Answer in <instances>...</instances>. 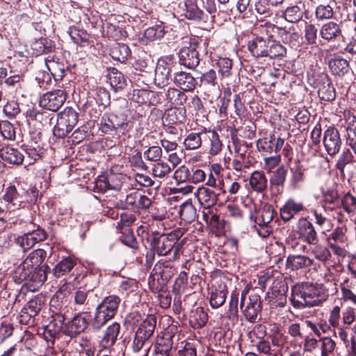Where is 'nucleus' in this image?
<instances>
[{
	"mask_svg": "<svg viewBox=\"0 0 356 356\" xmlns=\"http://www.w3.org/2000/svg\"><path fill=\"white\" fill-rule=\"evenodd\" d=\"M341 205L343 211L348 215L354 216L356 213V197L350 193H346L341 200Z\"/></svg>",
	"mask_w": 356,
	"mask_h": 356,
	"instance_id": "09e8293b",
	"label": "nucleus"
},
{
	"mask_svg": "<svg viewBox=\"0 0 356 356\" xmlns=\"http://www.w3.org/2000/svg\"><path fill=\"white\" fill-rule=\"evenodd\" d=\"M336 341L330 337H323L318 340L307 336L303 341V352L309 356H330L336 348Z\"/></svg>",
	"mask_w": 356,
	"mask_h": 356,
	"instance_id": "7ed1b4c3",
	"label": "nucleus"
},
{
	"mask_svg": "<svg viewBox=\"0 0 356 356\" xmlns=\"http://www.w3.org/2000/svg\"><path fill=\"white\" fill-rule=\"evenodd\" d=\"M305 209V207L302 202L289 198L280 209V217L284 222H287L304 211Z\"/></svg>",
	"mask_w": 356,
	"mask_h": 356,
	"instance_id": "2eb2a0df",
	"label": "nucleus"
},
{
	"mask_svg": "<svg viewBox=\"0 0 356 356\" xmlns=\"http://www.w3.org/2000/svg\"><path fill=\"white\" fill-rule=\"evenodd\" d=\"M195 196L200 204L206 208L216 204L218 200V195L213 191L203 186L197 189Z\"/></svg>",
	"mask_w": 356,
	"mask_h": 356,
	"instance_id": "412c9836",
	"label": "nucleus"
},
{
	"mask_svg": "<svg viewBox=\"0 0 356 356\" xmlns=\"http://www.w3.org/2000/svg\"><path fill=\"white\" fill-rule=\"evenodd\" d=\"M120 298L117 296L106 297L95 309L92 325L97 330L101 329L117 313Z\"/></svg>",
	"mask_w": 356,
	"mask_h": 356,
	"instance_id": "f03ea898",
	"label": "nucleus"
},
{
	"mask_svg": "<svg viewBox=\"0 0 356 356\" xmlns=\"http://www.w3.org/2000/svg\"><path fill=\"white\" fill-rule=\"evenodd\" d=\"M311 245L312 247L309 249V252L317 261L323 264L330 261L332 253L328 247L318 242Z\"/></svg>",
	"mask_w": 356,
	"mask_h": 356,
	"instance_id": "cd10ccee",
	"label": "nucleus"
},
{
	"mask_svg": "<svg viewBox=\"0 0 356 356\" xmlns=\"http://www.w3.org/2000/svg\"><path fill=\"white\" fill-rule=\"evenodd\" d=\"M13 238L14 242L21 247L24 251H26L34 246L31 238H30L28 233L22 236H16L15 234H10L9 238Z\"/></svg>",
	"mask_w": 356,
	"mask_h": 356,
	"instance_id": "13d9d810",
	"label": "nucleus"
},
{
	"mask_svg": "<svg viewBox=\"0 0 356 356\" xmlns=\"http://www.w3.org/2000/svg\"><path fill=\"white\" fill-rule=\"evenodd\" d=\"M186 119V110L179 106H174L167 110L165 120L170 124L181 123Z\"/></svg>",
	"mask_w": 356,
	"mask_h": 356,
	"instance_id": "e433bc0d",
	"label": "nucleus"
},
{
	"mask_svg": "<svg viewBox=\"0 0 356 356\" xmlns=\"http://www.w3.org/2000/svg\"><path fill=\"white\" fill-rule=\"evenodd\" d=\"M131 99L139 105H155L159 102L158 95L147 90H134Z\"/></svg>",
	"mask_w": 356,
	"mask_h": 356,
	"instance_id": "5701e85b",
	"label": "nucleus"
},
{
	"mask_svg": "<svg viewBox=\"0 0 356 356\" xmlns=\"http://www.w3.org/2000/svg\"><path fill=\"white\" fill-rule=\"evenodd\" d=\"M35 270L24 260L17 267L14 273L15 282L21 283L22 281L30 280L33 282Z\"/></svg>",
	"mask_w": 356,
	"mask_h": 356,
	"instance_id": "bb28decb",
	"label": "nucleus"
},
{
	"mask_svg": "<svg viewBox=\"0 0 356 356\" xmlns=\"http://www.w3.org/2000/svg\"><path fill=\"white\" fill-rule=\"evenodd\" d=\"M156 325V318L154 315H148L138 326L135 331L131 348L135 350H140L150 339Z\"/></svg>",
	"mask_w": 356,
	"mask_h": 356,
	"instance_id": "39448f33",
	"label": "nucleus"
},
{
	"mask_svg": "<svg viewBox=\"0 0 356 356\" xmlns=\"http://www.w3.org/2000/svg\"><path fill=\"white\" fill-rule=\"evenodd\" d=\"M120 325L118 323H113L108 326L104 336L100 341L99 348L102 349L111 348L115 343L120 332Z\"/></svg>",
	"mask_w": 356,
	"mask_h": 356,
	"instance_id": "a211bd4d",
	"label": "nucleus"
},
{
	"mask_svg": "<svg viewBox=\"0 0 356 356\" xmlns=\"http://www.w3.org/2000/svg\"><path fill=\"white\" fill-rule=\"evenodd\" d=\"M171 172L170 165L164 161H158L152 167V175L155 177L164 178Z\"/></svg>",
	"mask_w": 356,
	"mask_h": 356,
	"instance_id": "bf43d9fd",
	"label": "nucleus"
},
{
	"mask_svg": "<svg viewBox=\"0 0 356 356\" xmlns=\"http://www.w3.org/2000/svg\"><path fill=\"white\" fill-rule=\"evenodd\" d=\"M275 140V134H270L269 136L258 140L257 142V147L260 151L272 153L273 152V142Z\"/></svg>",
	"mask_w": 356,
	"mask_h": 356,
	"instance_id": "680f3d73",
	"label": "nucleus"
},
{
	"mask_svg": "<svg viewBox=\"0 0 356 356\" xmlns=\"http://www.w3.org/2000/svg\"><path fill=\"white\" fill-rule=\"evenodd\" d=\"M315 14L319 20L331 19L334 15L332 6L330 4H321L316 8Z\"/></svg>",
	"mask_w": 356,
	"mask_h": 356,
	"instance_id": "e2e57ef3",
	"label": "nucleus"
},
{
	"mask_svg": "<svg viewBox=\"0 0 356 356\" xmlns=\"http://www.w3.org/2000/svg\"><path fill=\"white\" fill-rule=\"evenodd\" d=\"M50 48L47 38H40L31 43V49L33 50V54L35 56L49 52Z\"/></svg>",
	"mask_w": 356,
	"mask_h": 356,
	"instance_id": "6e6d98bb",
	"label": "nucleus"
},
{
	"mask_svg": "<svg viewBox=\"0 0 356 356\" xmlns=\"http://www.w3.org/2000/svg\"><path fill=\"white\" fill-rule=\"evenodd\" d=\"M164 34L165 30L162 23L149 27L144 32V36L152 41L162 38Z\"/></svg>",
	"mask_w": 356,
	"mask_h": 356,
	"instance_id": "4d7b16f0",
	"label": "nucleus"
},
{
	"mask_svg": "<svg viewBox=\"0 0 356 356\" xmlns=\"http://www.w3.org/2000/svg\"><path fill=\"white\" fill-rule=\"evenodd\" d=\"M197 0H186L182 8L183 15L189 19H200L202 10L197 6Z\"/></svg>",
	"mask_w": 356,
	"mask_h": 356,
	"instance_id": "7c9ffc66",
	"label": "nucleus"
},
{
	"mask_svg": "<svg viewBox=\"0 0 356 356\" xmlns=\"http://www.w3.org/2000/svg\"><path fill=\"white\" fill-rule=\"evenodd\" d=\"M115 118L114 115H104L101 120L100 129L102 132L108 134L121 126L120 124L113 121Z\"/></svg>",
	"mask_w": 356,
	"mask_h": 356,
	"instance_id": "864d4df0",
	"label": "nucleus"
},
{
	"mask_svg": "<svg viewBox=\"0 0 356 356\" xmlns=\"http://www.w3.org/2000/svg\"><path fill=\"white\" fill-rule=\"evenodd\" d=\"M65 320V318L64 315L60 313H56L52 316V320L50 321L49 325H48L49 332H53L51 334V336L56 334L60 331H62V332L64 334Z\"/></svg>",
	"mask_w": 356,
	"mask_h": 356,
	"instance_id": "8fccbe9b",
	"label": "nucleus"
},
{
	"mask_svg": "<svg viewBox=\"0 0 356 356\" xmlns=\"http://www.w3.org/2000/svg\"><path fill=\"white\" fill-rule=\"evenodd\" d=\"M271 37H257L249 42L248 49L256 58L267 57Z\"/></svg>",
	"mask_w": 356,
	"mask_h": 356,
	"instance_id": "f3484780",
	"label": "nucleus"
},
{
	"mask_svg": "<svg viewBox=\"0 0 356 356\" xmlns=\"http://www.w3.org/2000/svg\"><path fill=\"white\" fill-rule=\"evenodd\" d=\"M106 33L115 40H120L127 36V32L123 29L111 24L107 25Z\"/></svg>",
	"mask_w": 356,
	"mask_h": 356,
	"instance_id": "338daca9",
	"label": "nucleus"
},
{
	"mask_svg": "<svg viewBox=\"0 0 356 356\" xmlns=\"http://www.w3.org/2000/svg\"><path fill=\"white\" fill-rule=\"evenodd\" d=\"M174 83L185 91L193 90L197 85V81L191 74L182 71L175 74Z\"/></svg>",
	"mask_w": 356,
	"mask_h": 356,
	"instance_id": "393cba45",
	"label": "nucleus"
},
{
	"mask_svg": "<svg viewBox=\"0 0 356 356\" xmlns=\"http://www.w3.org/2000/svg\"><path fill=\"white\" fill-rule=\"evenodd\" d=\"M282 16L287 22L295 23L302 19V12L298 6H292L284 10Z\"/></svg>",
	"mask_w": 356,
	"mask_h": 356,
	"instance_id": "5fc2aeb1",
	"label": "nucleus"
},
{
	"mask_svg": "<svg viewBox=\"0 0 356 356\" xmlns=\"http://www.w3.org/2000/svg\"><path fill=\"white\" fill-rule=\"evenodd\" d=\"M240 307L245 320L254 323L262 309L261 298L258 294L252 293L248 296V300L243 305L240 302Z\"/></svg>",
	"mask_w": 356,
	"mask_h": 356,
	"instance_id": "6e6552de",
	"label": "nucleus"
},
{
	"mask_svg": "<svg viewBox=\"0 0 356 356\" xmlns=\"http://www.w3.org/2000/svg\"><path fill=\"white\" fill-rule=\"evenodd\" d=\"M318 87V93L319 97L325 101H331L335 98V90L327 77Z\"/></svg>",
	"mask_w": 356,
	"mask_h": 356,
	"instance_id": "37998d69",
	"label": "nucleus"
},
{
	"mask_svg": "<svg viewBox=\"0 0 356 356\" xmlns=\"http://www.w3.org/2000/svg\"><path fill=\"white\" fill-rule=\"evenodd\" d=\"M184 231L177 229L169 234H161L156 236L154 233V237L151 240L152 248L160 256L167 255L174 248L179 239L183 236Z\"/></svg>",
	"mask_w": 356,
	"mask_h": 356,
	"instance_id": "423d86ee",
	"label": "nucleus"
},
{
	"mask_svg": "<svg viewBox=\"0 0 356 356\" xmlns=\"http://www.w3.org/2000/svg\"><path fill=\"white\" fill-rule=\"evenodd\" d=\"M46 256L47 253L45 250L43 249H37L31 252L24 261L36 270L44 261Z\"/></svg>",
	"mask_w": 356,
	"mask_h": 356,
	"instance_id": "ea45409f",
	"label": "nucleus"
},
{
	"mask_svg": "<svg viewBox=\"0 0 356 356\" xmlns=\"http://www.w3.org/2000/svg\"><path fill=\"white\" fill-rule=\"evenodd\" d=\"M68 33L74 42L80 46H85L88 42L89 35L87 32L75 26L70 27Z\"/></svg>",
	"mask_w": 356,
	"mask_h": 356,
	"instance_id": "49530a36",
	"label": "nucleus"
},
{
	"mask_svg": "<svg viewBox=\"0 0 356 356\" xmlns=\"http://www.w3.org/2000/svg\"><path fill=\"white\" fill-rule=\"evenodd\" d=\"M179 216L181 219L186 223H191L195 220L196 209L191 202H186L180 206Z\"/></svg>",
	"mask_w": 356,
	"mask_h": 356,
	"instance_id": "4c0bfd02",
	"label": "nucleus"
},
{
	"mask_svg": "<svg viewBox=\"0 0 356 356\" xmlns=\"http://www.w3.org/2000/svg\"><path fill=\"white\" fill-rule=\"evenodd\" d=\"M227 288L222 280L215 279L210 288L209 303L212 308L217 309L225 302Z\"/></svg>",
	"mask_w": 356,
	"mask_h": 356,
	"instance_id": "9d476101",
	"label": "nucleus"
},
{
	"mask_svg": "<svg viewBox=\"0 0 356 356\" xmlns=\"http://www.w3.org/2000/svg\"><path fill=\"white\" fill-rule=\"evenodd\" d=\"M88 326L86 318L81 314L75 316L64 325V334L71 338L83 332Z\"/></svg>",
	"mask_w": 356,
	"mask_h": 356,
	"instance_id": "dca6fc26",
	"label": "nucleus"
},
{
	"mask_svg": "<svg viewBox=\"0 0 356 356\" xmlns=\"http://www.w3.org/2000/svg\"><path fill=\"white\" fill-rule=\"evenodd\" d=\"M323 285L310 282H302L291 289V304L296 309L318 306L325 300L321 296Z\"/></svg>",
	"mask_w": 356,
	"mask_h": 356,
	"instance_id": "f257e3e1",
	"label": "nucleus"
},
{
	"mask_svg": "<svg viewBox=\"0 0 356 356\" xmlns=\"http://www.w3.org/2000/svg\"><path fill=\"white\" fill-rule=\"evenodd\" d=\"M67 94L63 90L57 89L43 95L40 106L49 111H56L66 100Z\"/></svg>",
	"mask_w": 356,
	"mask_h": 356,
	"instance_id": "0eeeda50",
	"label": "nucleus"
},
{
	"mask_svg": "<svg viewBox=\"0 0 356 356\" xmlns=\"http://www.w3.org/2000/svg\"><path fill=\"white\" fill-rule=\"evenodd\" d=\"M204 136L210 140L209 153L212 155L218 154L222 149V143L218 134L215 131L204 130Z\"/></svg>",
	"mask_w": 356,
	"mask_h": 356,
	"instance_id": "a18cd8bd",
	"label": "nucleus"
},
{
	"mask_svg": "<svg viewBox=\"0 0 356 356\" xmlns=\"http://www.w3.org/2000/svg\"><path fill=\"white\" fill-rule=\"evenodd\" d=\"M181 64L188 68H195L200 63L199 54L192 47H183L179 51Z\"/></svg>",
	"mask_w": 356,
	"mask_h": 356,
	"instance_id": "4be33fe9",
	"label": "nucleus"
},
{
	"mask_svg": "<svg viewBox=\"0 0 356 356\" xmlns=\"http://www.w3.org/2000/svg\"><path fill=\"white\" fill-rule=\"evenodd\" d=\"M287 175V170L284 166L277 168L270 178L271 187H284Z\"/></svg>",
	"mask_w": 356,
	"mask_h": 356,
	"instance_id": "a19ab883",
	"label": "nucleus"
},
{
	"mask_svg": "<svg viewBox=\"0 0 356 356\" xmlns=\"http://www.w3.org/2000/svg\"><path fill=\"white\" fill-rule=\"evenodd\" d=\"M329 66L332 72L337 76H342L349 70L348 62L341 58L331 59L329 62Z\"/></svg>",
	"mask_w": 356,
	"mask_h": 356,
	"instance_id": "58836bf2",
	"label": "nucleus"
},
{
	"mask_svg": "<svg viewBox=\"0 0 356 356\" xmlns=\"http://www.w3.org/2000/svg\"><path fill=\"white\" fill-rule=\"evenodd\" d=\"M250 188L255 193H264L268 187L267 177L262 170L254 171L249 177Z\"/></svg>",
	"mask_w": 356,
	"mask_h": 356,
	"instance_id": "b1692460",
	"label": "nucleus"
},
{
	"mask_svg": "<svg viewBox=\"0 0 356 356\" xmlns=\"http://www.w3.org/2000/svg\"><path fill=\"white\" fill-rule=\"evenodd\" d=\"M208 315L202 307L192 310L189 316V323L194 328H200L206 325Z\"/></svg>",
	"mask_w": 356,
	"mask_h": 356,
	"instance_id": "2f4dec72",
	"label": "nucleus"
},
{
	"mask_svg": "<svg viewBox=\"0 0 356 356\" xmlns=\"http://www.w3.org/2000/svg\"><path fill=\"white\" fill-rule=\"evenodd\" d=\"M46 66L48 71L56 81L61 80L64 76L65 67L63 63L54 60H47Z\"/></svg>",
	"mask_w": 356,
	"mask_h": 356,
	"instance_id": "79ce46f5",
	"label": "nucleus"
},
{
	"mask_svg": "<svg viewBox=\"0 0 356 356\" xmlns=\"http://www.w3.org/2000/svg\"><path fill=\"white\" fill-rule=\"evenodd\" d=\"M274 218V209L269 205L264 206L257 213L255 217V223L260 227L266 228L263 236H268L270 230L268 225L272 221Z\"/></svg>",
	"mask_w": 356,
	"mask_h": 356,
	"instance_id": "aec40b11",
	"label": "nucleus"
},
{
	"mask_svg": "<svg viewBox=\"0 0 356 356\" xmlns=\"http://www.w3.org/2000/svg\"><path fill=\"white\" fill-rule=\"evenodd\" d=\"M170 58L166 57L159 60L155 69L154 83L159 88H163L169 83L172 70Z\"/></svg>",
	"mask_w": 356,
	"mask_h": 356,
	"instance_id": "f8f14e48",
	"label": "nucleus"
},
{
	"mask_svg": "<svg viewBox=\"0 0 356 356\" xmlns=\"http://www.w3.org/2000/svg\"><path fill=\"white\" fill-rule=\"evenodd\" d=\"M305 241L298 233H291L286 239V244L289 248L296 252H302L306 250Z\"/></svg>",
	"mask_w": 356,
	"mask_h": 356,
	"instance_id": "603ef678",
	"label": "nucleus"
},
{
	"mask_svg": "<svg viewBox=\"0 0 356 356\" xmlns=\"http://www.w3.org/2000/svg\"><path fill=\"white\" fill-rule=\"evenodd\" d=\"M286 54V49L280 42L273 40L270 38V42L268 48L267 57L273 59L275 58L284 57Z\"/></svg>",
	"mask_w": 356,
	"mask_h": 356,
	"instance_id": "3c124183",
	"label": "nucleus"
},
{
	"mask_svg": "<svg viewBox=\"0 0 356 356\" xmlns=\"http://www.w3.org/2000/svg\"><path fill=\"white\" fill-rule=\"evenodd\" d=\"M204 136V131L200 133H191L184 139V145L186 149L195 150L202 145V136Z\"/></svg>",
	"mask_w": 356,
	"mask_h": 356,
	"instance_id": "c03bdc74",
	"label": "nucleus"
},
{
	"mask_svg": "<svg viewBox=\"0 0 356 356\" xmlns=\"http://www.w3.org/2000/svg\"><path fill=\"white\" fill-rule=\"evenodd\" d=\"M248 335L252 343L256 342L255 339L258 341L263 340L266 336V327L262 324H257L254 325Z\"/></svg>",
	"mask_w": 356,
	"mask_h": 356,
	"instance_id": "69168bd1",
	"label": "nucleus"
},
{
	"mask_svg": "<svg viewBox=\"0 0 356 356\" xmlns=\"http://www.w3.org/2000/svg\"><path fill=\"white\" fill-rule=\"evenodd\" d=\"M43 304L42 297L38 296H35L28 301L21 310L20 321L25 324L29 323L32 318L38 314Z\"/></svg>",
	"mask_w": 356,
	"mask_h": 356,
	"instance_id": "4468645a",
	"label": "nucleus"
},
{
	"mask_svg": "<svg viewBox=\"0 0 356 356\" xmlns=\"http://www.w3.org/2000/svg\"><path fill=\"white\" fill-rule=\"evenodd\" d=\"M110 55L114 60L124 62L130 56L131 51L125 44L115 43L110 48Z\"/></svg>",
	"mask_w": 356,
	"mask_h": 356,
	"instance_id": "72a5a7b5",
	"label": "nucleus"
},
{
	"mask_svg": "<svg viewBox=\"0 0 356 356\" xmlns=\"http://www.w3.org/2000/svg\"><path fill=\"white\" fill-rule=\"evenodd\" d=\"M0 133L5 139L14 140L15 131L13 125L7 120L0 122Z\"/></svg>",
	"mask_w": 356,
	"mask_h": 356,
	"instance_id": "774afa93",
	"label": "nucleus"
},
{
	"mask_svg": "<svg viewBox=\"0 0 356 356\" xmlns=\"http://www.w3.org/2000/svg\"><path fill=\"white\" fill-rule=\"evenodd\" d=\"M76 264V261L74 259L67 257L60 260L54 268V275L56 277H60L66 273H70L74 266Z\"/></svg>",
	"mask_w": 356,
	"mask_h": 356,
	"instance_id": "f704fd0d",
	"label": "nucleus"
},
{
	"mask_svg": "<svg viewBox=\"0 0 356 356\" xmlns=\"http://www.w3.org/2000/svg\"><path fill=\"white\" fill-rule=\"evenodd\" d=\"M107 77L111 88L115 91L122 90L126 86L123 74L115 68L109 70Z\"/></svg>",
	"mask_w": 356,
	"mask_h": 356,
	"instance_id": "c9c22d12",
	"label": "nucleus"
},
{
	"mask_svg": "<svg viewBox=\"0 0 356 356\" xmlns=\"http://www.w3.org/2000/svg\"><path fill=\"white\" fill-rule=\"evenodd\" d=\"M28 193L22 188L17 189L15 186L6 188L3 200L7 202L8 209L14 211L19 209L27 200Z\"/></svg>",
	"mask_w": 356,
	"mask_h": 356,
	"instance_id": "1a4fd4ad",
	"label": "nucleus"
},
{
	"mask_svg": "<svg viewBox=\"0 0 356 356\" xmlns=\"http://www.w3.org/2000/svg\"><path fill=\"white\" fill-rule=\"evenodd\" d=\"M218 72L222 77H228L231 74L232 60L228 58H220L218 60Z\"/></svg>",
	"mask_w": 356,
	"mask_h": 356,
	"instance_id": "0e129e2a",
	"label": "nucleus"
},
{
	"mask_svg": "<svg viewBox=\"0 0 356 356\" xmlns=\"http://www.w3.org/2000/svg\"><path fill=\"white\" fill-rule=\"evenodd\" d=\"M297 233L309 245L318 242L317 232L313 224L306 218H300L297 223Z\"/></svg>",
	"mask_w": 356,
	"mask_h": 356,
	"instance_id": "ddd939ff",
	"label": "nucleus"
},
{
	"mask_svg": "<svg viewBox=\"0 0 356 356\" xmlns=\"http://www.w3.org/2000/svg\"><path fill=\"white\" fill-rule=\"evenodd\" d=\"M341 30L339 25L334 22H329L323 24L320 29L321 38L326 41H333L341 36Z\"/></svg>",
	"mask_w": 356,
	"mask_h": 356,
	"instance_id": "a878e982",
	"label": "nucleus"
},
{
	"mask_svg": "<svg viewBox=\"0 0 356 356\" xmlns=\"http://www.w3.org/2000/svg\"><path fill=\"white\" fill-rule=\"evenodd\" d=\"M323 145L330 156H335L339 152L341 140L337 129L330 127L325 130L323 136Z\"/></svg>",
	"mask_w": 356,
	"mask_h": 356,
	"instance_id": "9b49d317",
	"label": "nucleus"
},
{
	"mask_svg": "<svg viewBox=\"0 0 356 356\" xmlns=\"http://www.w3.org/2000/svg\"><path fill=\"white\" fill-rule=\"evenodd\" d=\"M346 120L347 123V144L356 154V118L350 113H348L346 115Z\"/></svg>",
	"mask_w": 356,
	"mask_h": 356,
	"instance_id": "c756f323",
	"label": "nucleus"
},
{
	"mask_svg": "<svg viewBox=\"0 0 356 356\" xmlns=\"http://www.w3.org/2000/svg\"><path fill=\"white\" fill-rule=\"evenodd\" d=\"M316 263L313 259L302 254H291L286 259V267L292 270L307 268Z\"/></svg>",
	"mask_w": 356,
	"mask_h": 356,
	"instance_id": "6ab92c4d",
	"label": "nucleus"
},
{
	"mask_svg": "<svg viewBox=\"0 0 356 356\" xmlns=\"http://www.w3.org/2000/svg\"><path fill=\"white\" fill-rule=\"evenodd\" d=\"M165 99L170 106H180L186 102L187 97L181 90L170 88L165 95Z\"/></svg>",
	"mask_w": 356,
	"mask_h": 356,
	"instance_id": "473e14b6",
	"label": "nucleus"
},
{
	"mask_svg": "<svg viewBox=\"0 0 356 356\" xmlns=\"http://www.w3.org/2000/svg\"><path fill=\"white\" fill-rule=\"evenodd\" d=\"M0 157L13 164H21L24 160V156L17 149L10 146L3 147L0 149Z\"/></svg>",
	"mask_w": 356,
	"mask_h": 356,
	"instance_id": "c85d7f7f",
	"label": "nucleus"
},
{
	"mask_svg": "<svg viewBox=\"0 0 356 356\" xmlns=\"http://www.w3.org/2000/svg\"><path fill=\"white\" fill-rule=\"evenodd\" d=\"M79 114L71 107H67L58 114L57 122L54 127V135L60 138L67 136L78 122Z\"/></svg>",
	"mask_w": 356,
	"mask_h": 356,
	"instance_id": "20e7f679",
	"label": "nucleus"
},
{
	"mask_svg": "<svg viewBox=\"0 0 356 356\" xmlns=\"http://www.w3.org/2000/svg\"><path fill=\"white\" fill-rule=\"evenodd\" d=\"M172 348V340L170 336L159 337L155 342L154 350L164 355H170V352Z\"/></svg>",
	"mask_w": 356,
	"mask_h": 356,
	"instance_id": "de8ad7c7",
	"label": "nucleus"
},
{
	"mask_svg": "<svg viewBox=\"0 0 356 356\" xmlns=\"http://www.w3.org/2000/svg\"><path fill=\"white\" fill-rule=\"evenodd\" d=\"M232 166L236 172H245L249 168L246 161L245 154H235L232 161Z\"/></svg>",
	"mask_w": 356,
	"mask_h": 356,
	"instance_id": "052dcab7",
	"label": "nucleus"
}]
</instances>
